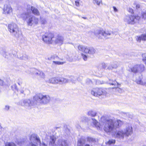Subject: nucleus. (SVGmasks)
<instances>
[{
	"instance_id": "obj_1",
	"label": "nucleus",
	"mask_w": 146,
	"mask_h": 146,
	"mask_svg": "<svg viewBox=\"0 0 146 146\" xmlns=\"http://www.w3.org/2000/svg\"><path fill=\"white\" fill-rule=\"evenodd\" d=\"M90 121L92 126L96 127L98 129H103L106 132H111L114 129L120 126L122 123L120 120L115 121L112 119H107L105 122L102 121L99 123L95 119L92 118Z\"/></svg>"
},
{
	"instance_id": "obj_2",
	"label": "nucleus",
	"mask_w": 146,
	"mask_h": 146,
	"mask_svg": "<svg viewBox=\"0 0 146 146\" xmlns=\"http://www.w3.org/2000/svg\"><path fill=\"white\" fill-rule=\"evenodd\" d=\"M21 17L26 20L28 26L35 25L38 23V19L32 15L31 13H23L21 15Z\"/></svg>"
},
{
	"instance_id": "obj_3",
	"label": "nucleus",
	"mask_w": 146,
	"mask_h": 146,
	"mask_svg": "<svg viewBox=\"0 0 146 146\" xmlns=\"http://www.w3.org/2000/svg\"><path fill=\"white\" fill-rule=\"evenodd\" d=\"M34 99L38 101L40 103L42 104L46 105L50 101L51 98L48 95H44L42 94H39L34 97Z\"/></svg>"
},
{
	"instance_id": "obj_4",
	"label": "nucleus",
	"mask_w": 146,
	"mask_h": 146,
	"mask_svg": "<svg viewBox=\"0 0 146 146\" xmlns=\"http://www.w3.org/2000/svg\"><path fill=\"white\" fill-rule=\"evenodd\" d=\"M113 32L110 31H104L102 29H97L95 31L94 35L99 38H101L100 35H102L106 38H108L111 36Z\"/></svg>"
},
{
	"instance_id": "obj_5",
	"label": "nucleus",
	"mask_w": 146,
	"mask_h": 146,
	"mask_svg": "<svg viewBox=\"0 0 146 146\" xmlns=\"http://www.w3.org/2000/svg\"><path fill=\"white\" fill-rule=\"evenodd\" d=\"M78 48L80 51L86 54H93L96 52L95 49L92 47L80 45L78 46Z\"/></svg>"
},
{
	"instance_id": "obj_6",
	"label": "nucleus",
	"mask_w": 146,
	"mask_h": 146,
	"mask_svg": "<svg viewBox=\"0 0 146 146\" xmlns=\"http://www.w3.org/2000/svg\"><path fill=\"white\" fill-rule=\"evenodd\" d=\"M8 30L13 35L17 36L19 32L17 25L15 23H12L8 25Z\"/></svg>"
},
{
	"instance_id": "obj_7",
	"label": "nucleus",
	"mask_w": 146,
	"mask_h": 146,
	"mask_svg": "<svg viewBox=\"0 0 146 146\" xmlns=\"http://www.w3.org/2000/svg\"><path fill=\"white\" fill-rule=\"evenodd\" d=\"M140 18V17L138 16H126L125 17L124 20L127 24H133L138 21Z\"/></svg>"
},
{
	"instance_id": "obj_8",
	"label": "nucleus",
	"mask_w": 146,
	"mask_h": 146,
	"mask_svg": "<svg viewBox=\"0 0 146 146\" xmlns=\"http://www.w3.org/2000/svg\"><path fill=\"white\" fill-rule=\"evenodd\" d=\"M29 138L30 140L29 144L31 146H38V144L41 143L40 139L35 134L31 135Z\"/></svg>"
},
{
	"instance_id": "obj_9",
	"label": "nucleus",
	"mask_w": 146,
	"mask_h": 146,
	"mask_svg": "<svg viewBox=\"0 0 146 146\" xmlns=\"http://www.w3.org/2000/svg\"><path fill=\"white\" fill-rule=\"evenodd\" d=\"M54 37V35L53 33H46L42 36V40L45 42L51 44L53 43Z\"/></svg>"
},
{
	"instance_id": "obj_10",
	"label": "nucleus",
	"mask_w": 146,
	"mask_h": 146,
	"mask_svg": "<svg viewBox=\"0 0 146 146\" xmlns=\"http://www.w3.org/2000/svg\"><path fill=\"white\" fill-rule=\"evenodd\" d=\"M92 95L95 96H98L102 95H106V92L101 88H96L93 89L91 91Z\"/></svg>"
},
{
	"instance_id": "obj_11",
	"label": "nucleus",
	"mask_w": 146,
	"mask_h": 146,
	"mask_svg": "<svg viewBox=\"0 0 146 146\" xmlns=\"http://www.w3.org/2000/svg\"><path fill=\"white\" fill-rule=\"evenodd\" d=\"M132 72L136 73H141L145 70V67L143 64H137L134 65L131 69Z\"/></svg>"
},
{
	"instance_id": "obj_12",
	"label": "nucleus",
	"mask_w": 146,
	"mask_h": 146,
	"mask_svg": "<svg viewBox=\"0 0 146 146\" xmlns=\"http://www.w3.org/2000/svg\"><path fill=\"white\" fill-rule=\"evenodd\" d=\"M64 38L63 36L61 34H57L54 38L53 43L61 45L63 44Z\"/></svg>"
},
{
	"instance_id": "obj_13",
	"label": "nucleus",
	"mask_w": 146,
	"mask_h": 146,
	"mask_svg": "<svg viewBox=\"0 0 146 146\" xmlns=\"http://www.w3.org/2000/svg\"><path fill=\"white\" fill-rule=\"evenodd\" d=\"M3 13L6 15L10 14L12 12V9L8 3L4 4L3 8Z\"/></svg>"
},
{
	"instance_id": "obj_14",
	"label": "nucleus",
	"mask_w": 146,
	"mask_h": 146,
	"mask_svg": "<svg viewBox=\"0 0 146 146\" xmlns=\"http://www.w3.org/2000/svg\"><path fill=\"white\" fill-rule=\"evenodd\" d=\"M21 104L22 106L28 107L29 108L34 106L35 104L33 101H31L29 99L24 100Z\"/></svg>"
},
{
	"instance_id": "obj_15",
	"label": "nucleus",
	"mask_w": 146,
	"mask_h": 146,
	"mask_svg": "<svg viewBox=\"0 0 146 146\" xmlns=\"http://www.w3.org/2000/svg\"><path fill=\"white\" fill-rule=\"evenodd\" d=\"M123 131L125 133V135L128 137L132 133L133 128L130 125H128Z\"/></svg>"
},
{
	"instance_id": "obj_16",
	"label": "nucleus",
	"mask_w": 146,
	"mask_h": 146,
	"mask_svg": "<svg viewBox=\"0 0 146 146\" xmlns=\"http://www.w3.org/2000/svg\"><path fill=\"white\" fill-rule=\"evenodd\" d=\"M31 9L32 13L36 15H39L40 13L38 10L35 7L31 6L30 5H27V12L28 13Z\"/></svg>"
},
{
	"instance_id": "obj_17",
	"label": "nucleus",
	"mask_w": 146,
	"mask_h": 146,
	"mask_svg": "<svg viewBox=\"0 0 146 146\" xmlns=\"http://www.w3.org/2000/svg\"><path fill=\"white\" fill-rule=\"evenodd\" d=\"M33 74L36 75L38 76L41 78H44L45 77V74L42 71L34 69L33 70Z\"/></svg>"
},
{
	"instance_id": "obj_18",
	"label": "nucleus",
	"mask_w": 146,
	"mask_h": 146,
	"mask_svg": "<svg viewBox=\"0 0 146 146\" xmlns=\"http://www.w3.org/2000/svg\"><path fill=\"white\" fill-rule=\"evenodd\" d=\"M125 135V133L123 130H120L115 132V136L120 139H123Z\"/></svg>"
},
{
	"instance_id": "obj_19",
	"label": "nucleus",
	"mask_w": 146,
	"mask_h": 146,
	"mask_svg": "<svg viewBox=\"0 0 146 146\" xmlns=\"http://www.w3.org/2000/svg\"><path fill=\"white\" fill-rule=\"evenodd\" d=\"M136 41L139 42H140L141 40H146V34H143L141 35L137 36L135 37Z\"/></svg>"
},
{
	"instance_id": "obj_20",
	"label": "nucleus",
	"mask_w": 146,
	"mask_h": 146,
	"mask_svg": "<svg viewBox=\"0 0 146 146\" xmlns=\"http://www.w3.org/2000/svg\"><path fill=\"white\" fill-rule=\"evenodd\" d=\"M58 83L65 84L70 82V80L63 77H58Z\"/></svg>"
},
{
	"instance_id": "obj_21",
	"label": "nucleus",
	"mask_w": 146,
	"mask_h": 146,
	"mask_svg": "<svg viewBox=\"0 0 146 146\" xmlns=\"http://www.w3.org/2000/svg\"><path fill=\"white\" fill-rule=\"evenodd\" d=\"M48 82L53 84H58V77H53L50 78Z\"/></svg>"
},
{
	"instance_id": "obj_22",
	"label": "nucleus",
	"mask_w": 146,
	"mask_h": 146,
	"mask_svg": "<svg viewBox=\"0 0 146 146\" xmlns=\"http://www.w3.org/2000/svg\"><path fill=\"white\" fill-rule=\"evenodd\" d=\"M58 143V144L60 146H68L67 141L64 140L59 139Z\"/></svg>"
},
{
	"instance_id": "obj_23",
	"label": "nucleus",
	"mask_w": 146,
	"mask_h": 146,
	"mask_svg": "<svg viewBox=\"0 0 146 146\" xmlns=\"http://www.w3.org/2000/svg\"><path fill=\"white\" fill-rule=\"evenodd\" d=\"M27 141V139L26 138H24L18 139L16 143L19 145H22L25 143Z\"/></svg>"
},
{
	"instance_id": "obj_24",
	"label": "nucleus",
	"mask_w": 146,
	"mask_h": 146,
	"mask_svg": "<svg viewBox=\"0 0 146 146\" xmlns=\"http://www.w3.org/2000/svg\"><path fill=\"white\" fill-rule=\"evenodd\" d=\"M56 138L54 136L50 137V140L49 146H54L55 142L56 140Z\"/></svg>"
},
{
	"instance_id": "obj_25",
	"label": "nucleus",
	"mask_w": 146,
	"mask_h": 146,
	"mask_svg": "<svg viewBox=\"0 0 146 146\" xmlns=\"http://www.w3.org/2000/svg\"><path fill=\"white\" fill-rule=\"evenodd\" d=\"M109 83L111 85L114 86L113 88H118L119 84L117 83L115 80L113 81L110 80Z\"/></svg>"
},
{
	"instance_id": "obj_26",
	"label": "nucleus",
	"mask_w": 146,
	"mask_h": 146,
	"mask_svg": "<svg viewBox=\"0 0 146 146\" xmlns=\"http://www.w3.org/2000/svg\"><path fill=\"white\" fill-rule=\"evenodd\" d=\"M117 67V64L116 63H114L109 66L108 69L109 70H112L113 69H116Z\"/></svg>"
},
{
	"instance_id": "obj_27",
	"label": "nucleus",
	"mask_w": 146,
	"mask_h": 146,
	"mask_svg": "<svg viewBox=\"0 0 146 146\" xmlns=\"http://www.w3.org/2000/svg\"><path fill=\"white\" fill-rule=\"evenodd\" d=\"M97 113L94 111L92 110H90L87 113V114L88 115L92 117H95Z\"/></svg>"
},
{
	"instance_id": "obj_28",
	"label": "nucleus",
	"mask_w": 146,
	"mask_h": 146,
	"mask_svg": "<svg viewBox=\"0 0 146 146\" xmlns=\"http://www.w3.org/2000/svg\"><path fill=\"white\" fill-rule=\"evenodd\" d=\"M92 2L94 4H96L99 6L102 2V1L101 0H93Z\"/></svg>"
},
{
	"instance_id": "obj_29",
	"label": "nucleus",
	"mask_w": 146,
	"mask_h": 146,
	"mask_svg": "<svg viewBox=\"0 0 146 146\" xmlns=\"http://www.w3.org/2000/svg\"><path fill=\"white\" fill-rule=\"evenodd\" d=\"M87 141L90 142H94L95 139L91 137H88L87 138Z\"/></svg>"
},
{
	"instance_id": "obj_30",
	"label": "nucleus",
	"mask_w": 146,
	"mask_h": 146,
	"mask_svg": "<svg viewBox=\"0 0 146 146\" xmlns=\"http://www.w3.org/2000/svg\"><path fill=\"white\" fill-rule=\"evenodd\" d=\"M5 146H17L13 142H7L5 143Z\"/></svg>"
},
{
	"instance_id": "obj_31",
	"label": "nucleus",
	"mask_w": 146,
	"mask_h": 146,
	"mask_svg": "<svg viewBox=\"0 0 146 146\" xmlns=\"http://www.w3.org/2000/svg\"><path fill=\"white\" fill-rule=\"evenodd\" d=\"M137 84L142 85H146V82H143L141 80H137Z\"/></svg>"
},
{
	"instance_id": "obj_32",
	"label": "nucleus",
	"mask_w": 146,
	"mask_h": 146,
	"mask_svg": "<svg viewBox=\"0 0 146 146\" xmlns=\"http://www.w3.org/2000/svg\"><path fill=\"white\" fill-rule=\"evenodd\" d=\"M115 143V140H110L106 142V144L107 145H111Z\"/></svg>"
},
{
	"instance_id": "obj_33",
	"label": "nucleus",
	"mask_w": 146,
	"mask_h": 146,
	"mask_svg": "<svg viewBox=\"0 0 146 146\" xmlns=\"http://www.w3.org/2000/svg\"><path fill=\"white\" fill-rule=\"evenodd\" d=\"M142 57H143L142 60L146 64V53L142 54Z\"/></svg>"
},
{
	"instance_id": "obj_34",
	"label": "nucleus",
	"mask_w": 146,
	"mask_h": 146,
	"mask_svg": "<svg viewBox=\"0 0 146 146\" xmlns=\"http://www.w3.org/2000/svg\"><path fill=\"white\" fill-rule=\"evenodd\" d=\"M53 64H64V62H60L58 61H53Z\"/></svg>"
},
{
	"instance_id": "obj_35",
	"label": "nucleus",
	"mask_w": 146,
	"mask_h": 146,
	"mask_svg": "<svg viewBox=\"0 0 146 146\" xmlns=\"http://www.w3.org/2000/svg\"><path fill=\"white\" fill-rule=\"evenodd\" d=\"M75 5L79 7L80 5V0H76L75 1Z\"/></svg>"
},
{
	"instance_id": "obj_36",
	"label": "nucleus",
	"mask_w": 146,
	"mask_h": 146,
	"mask_svg": "<svg viewBox=\"0 0 146 146\" xmlns=\"http://www.w3.org/2000/svg\"><path fill=\"white\" fill-rule=\"evenodd\" d=\"M82 58H83L84 60L85 61L87 60V56L85 54H84L83 53L81 54Z\"/></svg>"
},
{
	"instance_id": "obj_37",
	"label": "nucleus",
	"mask_w": 146,
	"mask_h": 146,
	"mask_svg": "<svg viewBox=\"0 0 146 146\" xmlns=\"http://www.w3.org/2000/svg\"><path fill=\"white\" fill-rule=\"evenodd\" d=\"M142 18L144 19H146V11H144L142 13Z\"/></svg>"
},
{
	"instance_id": "obj_38",
	"label": "nucleus",
	"mask_w": 146,
	"mask_h": 146,
	"mask_svg": "<svg viewBox=\"0 0 146 146\" xmlns=\"http://www.w3.org/2000/svg\"><path fill=\"white\" fill-rule=\"evenodd\" d=\"M41 22L42 24H45L46 23V20L44 19H41Z\"/></svg>"
},
{
	"instance_id": "obj_39",
	"label": "nucleus",
	"mask_w": 146,
	"mask_h": 146,
	"mask_svg": "<svg viewBox=\"0 0 146 146\" xmlns=\"http://www.w3.org/2000/svg\"><path fill=\"white\" fill-rule=\"evenodd\" d=\"M102 67L103 68L105 69V68L106 67V64L105 63H102L101 64Z\"/></svg>"
},
{
	"instance_id": "obj_40",
	"label": "nucleus",
	"mask_w": 146,
	"mask_h": 146,
	"mask_svg": "<svg viewBox=\"0 0 146 146\" xmlns=\"http://www.w3.org/2000/svg\"><path fill=\"white\" fill-rule=\"evenodd\" d=\"M134 7H135L136 9H138L140 7V5H139L136 3L134 4Z\"/></svg>"
},
{
	"instance_id": "obj_41",
	"label": "nucleus",
	"mask_w": 146,
	"mask_h": 146,
	"mask_svg": "<svg viewBox=\"0 0 146 146\" xmlns=\"http://www.w3.org/2000/svg\"><path fill=\"white\" fill-rule=\"evenodd\" d=\"M9 106L6 105L5 106V109L6 110H8L9 109Z\"/></svg>"
},
{
	"instance_id": "obj_42",
	"label": "nucleus",
	"mask_w": 146,
	"mask_h": 146,
	"mask_svg": "<svg viewBox=\"0 0 146 146\" xmlns=\"http://www.w3.org/2000/svg\"><path fill=\"white\" fill-rule=\"evenodd\" d=\"M86 119V118L85 117H81V119L82 121H84Z\"/></svg>"
},
{
	"instance_id": "obj_43",
	"label": "nucleus",
	"mask_w": 146,
	"mask_h": 146,
	"mask_svg": "<svg viewBox=\"0 0 146 146\" xmlns=\"http://www.w3.org/2000/svg\"><path fill=\"white\" fill-rule=\"evenodd\" d=\"M4 84V82L1 79H0V85L2 86Z\"/></svg>"
},
{
	"instance_id": "obj_44",
	"label": "nucleus",
	"mask_w": 146,
	"mask_h": 146,
	"mask_svg": "<svg viewBox=\"0 0 146 146\" xmlns=\"http://www.w3.org/2000/svg\"><path fill=\"white\" fill-rule=\"evenodd\" d=\"M40 144V146H47V145L43 142H42V143H41Z\"/></svg>"
},
{
	"instance_id": "obj_45",
	"label": "nucleus",
	"mask_w": 146,
	"mask_h": 146,
	"mask_svg": "<svg viewBox=\"0 0 146 146\" xmlns=\"http://www.w3.org/2000/svg\"><path fill=\"white\" fill-rule=\"evenodd\" d=\"M113 9L114 11L115 12H117L118 11L117 9V8L115 7H113Z\"/></svg>"
},
{
	"instance_id": "obj_46",
	"label": "nucleus",
	"mask_w": 146,
	"mask_h": 146,
	"mask_svg": "<svg viewBox=\"0 0 146 146\" xmlns=\"http://www.w3.org/2000/svg\"><path fill=\"white\" fill-rule=\"evenodd\" d=\"M118 91H119V92H120H120H121V90L120 89V88H118Z\"/></svg>"
},
{
	"instance_id": "obj_47",
	"label": "nucleus",
	"mask_w": 146,
	"mask_h": 146,
	"mask_svg": "<svg viewBox=\"0 0 146 146\" xmlns=\"http://www.w3.org/2000/svg\"><path fill=\"white\" fill-rule=\"evenodd\" d=\"M26 58H25V57H23V58H22V59H23V60H26Z\"/></svg>"
},
{
	"instance_id": "obj_48",
	"label": "nucleus",
	"mask_w": 146,
	"mask_h": 146,
	"mask_svg": "<svg viewBox=\"0 0 146 146\" xmlns=\"http://www.w3.org/2000/svg\"><path fill=\"white\" fill-rule=\"evenodd\" d=\"M83 18L84 19H86V17H83Z\"/></svg>"
},
{
	"instance_id": "obj_49",
	"label": "nucleus",
	"mask_w": 146,
	"mask_h": 146,
	"mask_svg": "<svg viewBox=\"0 0 146 146\" xmlns=\"http://www.w3.org/2000/svg\"><path fill=\"white\" fill-rule=\"evenodd\" d=\"M23 92H21V93H23Z\"/></svg>"
}]
</instances>
